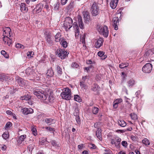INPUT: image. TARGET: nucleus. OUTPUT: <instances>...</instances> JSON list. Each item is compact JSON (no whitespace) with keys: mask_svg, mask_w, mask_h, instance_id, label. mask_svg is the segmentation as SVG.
<instances>
[{"mask_svg":"<svg viewBox=\"0 0 154 154\" xmlns=\"http://www.w3.org/2000/svg\"><path fill=\"white\" fill-rule=\"evenodd\" d=\"M152 66L151 64L148 63L145 64L143 67V71L146 73H150L152 70Z\"/></svg>","mask_w":154,"mask_h":154,"instance_id":"1a4fd4ad","label":"nucleus"},{"mask_svg":"<svg viewBox=\"0 0 154 154\" xmlns=\"http://www.w3.org/2000/svg\"><path fill=\"white\" fill-rule=\"evenodd\" d=\"M74 100L79 102H80L82 101V100L80 97L78 95H74Z\"/></svg>","mask_w":154,"mask_h":154,"instance_id":"4c0bfd02","label":"nucleus"},{"mask_svg":"<svg viewBox=\"0 0 154 154\" xmlns=\"http://www.w3.org/2000/svg\"><path fill=\"white\" fill-rule=\"evenodd\" d=\"M83 14L85 22L86 23H88L89 21L91 20L89 13L85 11H84Z\"/></svg>","mask_w":154,"mask_h":154,"instance_id":"9b49d317","label":"nucleus"},{"mask_svg":"<svg viewBox=\"0 0 154 154\" xmlns=\"http://www.w3.org/2000/svg\"><path fill=\"white\" fill-rule=\"evenodd\" d=\"M45 128L47 129L48 131H53V132L54 131V128H52L50 127H45Z\"/></svg>","mask_w":154,"mask_h":154,"instance_id":"4d7b16f0","label":"nucleus"},{"mask_svg":"<svg viewBox=\"0 0 154 154\" xmlns=\"http://www.w3.org/2000/svg\"><path fill=\"white\" fill-rule=\"evenodd\" d=\"M61 96L63 99L69 100L71 98V92L70 90L66 88L61 94Z\"/></svg>","mask_w":154,"mask_h":154,"instance_id":"20e7f679","label":"nucleus"},{"mask_svg":"<svg viewBox=\"0 0 154 154\" xmlns=\"http://www.w3.org/2000/svg\"><path fill=\"white\" fill-rule=\"evenodd\" d=\"M121 141V139L119 138L115 139H112L111 140V143L114 144L116 148H119L120 147Z\"/></svg>","mask_w":154,"mask_h":154,"instance_id":"9d476101","label":"nucleus"},{"mask_svg":"<svg viewBox=\"0 0 154 154\" xmlns=\"http://www.w3.org/2000/svg\"><path fill=\"white\" fill-rule=\"evenodd\" d=\"M8 79V76L5 74H0V81H1L3 82L4 80L7 81Z\"/></svg>","mask_w":154,"mask_h":154,"instance_id":"cd10ccee","label":"nucleus"},{"mask_svg":"<svg viewBox=\"0 0 154 154\" xmlns=\"http://www.w3.org/2000/svg\"><path fill=\"white\" fill-rule=\"evenodd\" d=\"M140 90L137 91L136 93V97H138L139 95L140 94Z\"/></svg>","mask_w":154,"mask_h":154,"instance_id":"69168bd1","label":"nucleus"},{"mask_svg":"<svg viewBox=\"0 0 154 154\" xmlns=\"http://www.w3.org/2000/svg\"><path fill=\"white\" fill-rule=\"evenodd\" d=\"M73 21L71 18L69 17L66 18L64 21L63 26L66 31H67L69 30L73 25Z\"/></svg>","mask_w":154,"mask_h":154,"instance_id":"7ed1b4c3","label":"nucleus"},{"mask_svg":"<svg viewBox=\"0 0 154 154\" xmlns=\"http://www.w3.org/2000/svg\"><path fill=\"white\" fill-rule=\"evenodd\" d=\"M33 94L42 101L47 102L46 100H48L50 102H52L54 100V97L50 96L48 94L45 93L44 91L42 89H36L34 90Z\"/></svg>","mask_w":154,"mask_h":154,"instance_id":"f257e3e1","label":"nucleus"},{"mask_svg":"<svg viewBox=\"0 0 154 154\" xmlns=\"http://www.w3.org/2000/svg\"><path fill=\"white\" fill-rule=\"evenodd\" d=\"M16 81L18 84L21 87L24 86L26 84V81L18 76L16 77Z\"/></svg>","mask_w":154,"mask_h":154,"instance_id":"f8f14e48","label":"nucleus"},{"mask_svg":"<svg viewBox=\"0 0 154 154\" xmlns=\"http://www.w3.org/2000/svg\"><path fill=\"white\" fill-rule=\"evenodd\" d=\"M90 148L93 149H95L96 148V146L94 144H90Z\"/></svg>","mask_w":154,"mask_h":154,"instance_id":"680f3d73","label":"nucleus"},{"mask_svg":"<svg viewBox=\"0 0 154 154\" xmlns=\"http://www.w3.org/2000/svg\"><path fill=\"white\" fill-rule=\"evenodd\" d=\"M119 0H111L110 3V6L113 9L115 8L118 4Z\"/></svg>","mask_w":154,"mask_h":154,"instance_id":"412c9836","label":"nucleus"},{"mask_svg":"<svg viewBox=\"0 0 154 154\" xmlns=\"http://www.w3.org/2000/svg\"><path fill=\"white\" fill-rule=\"evenodd\" d=\"M50 142L51 143V144L53 146H57V142L55 140H52L50 141Z\"/></svg>","mask_w":154,"mask_h":154,"instance_id":"6e6d98bb","label":"nucleus"},{"mask_svg":"<svg viewBox=\"0 0 154 154\" xmlns=\"http://www.w3.org/2000/svg\"><path fill=\"white\" fill-rule=\"evenodd\" d=\"M104 52L100 51L98 52L97 55L99 57H101L104 55Z\"/></svg>","mask_w":154,"mask_h":154,"instance_id":"13d9d810","label":"nucleus"},{"mask_svg":"<svg viewBox=\"0 0 154 154\" xmlns=\"http://www.w3.org/2000/svg\"><path fill=\"white\" fill-rule=\"evenodd\" d=\"M61 34L60 32H57L54 36L55 41L56 42H59L60 41L62 37Z\"/></svg>","mask_w":154,"mask_h":154,"instance_id":"bb28decb","label":"nucleus"},{"mask_svg":"<svg viewBox=\"0 0 154 154\" xmlns=\"http://www.w3.org/2000/svg\"><path fill=\"white\" fill-rule=\"evenodd\" d=\"M43 5L42 4H39L36 5V7L33 10V12L35 11L37 13H38L41 12L43 8Z\"/></svg>","mask_w":154,"mask_h":154,"instance_id":"a211bd4d","label":"nucleus"},{"mask_svg":"<svg viewBox=\"0 0 154 154\" xmlns=\"http://www.w3.org/2000/svg\"><path fill=\"white\" fill-rule=\"evenodd\" d=\"M15 46H16V48H22V49L24 48V47L22 48V47H23V45L20 44H19V43H18V44H17Z\"/></svg>","mask_w":154,"mask_h":154,"instance_id":"bf43d9fd","label":"nucleus"},{"mask_svg":"<svg viewBox=\"0 0 154 154\" xmlns=\"http://www.w3.org/2000/svg\"><path fill=\"white\" fill-rule=\"evenodd\" d=\"M91 10L93 16H96L98 14L99 8L97 3L95 2L93 3Z\"/></svg>","mask_w":154,"mask_h":154,"instance_id":"6e6552de","label":"nucleus"},{"mask_svg":"<svg viewBox=\"0 0 154 154\" xmlns=\"http://www.w3.org/2000/svg\"><path fill=\"white\" fill-rule=\"evenodd\" d=\"M79 66V65L75 62L71 64V67L74 68H78Z\"/></svg>","mask_w":154,"mask_h":154,"instance_id":"09e8293b","label":"nucleus"},{"mask_svg":"<svg viewBox=\"0 0 154 154\" xmlns=\"http://www.w3.org/2000/svg\"><path fill=\"white\" fill-rule=\"evenodd\" d=\"M98 30L100 34H102L105 37H108L109 31L107 27L106 26H101L98 28Z\"/></svg>","mask_w":154,"mask_h":154,"instance_id":"0eeeda50","label":"nucleus"},{"mask_svg":"<svg viewBox=\"0 0 154 154\" xmlns=\"http://www.w3.org/2000/svg\"><path fill=\"white\" fill-rule=\"evenodd\" d=\"M34 145L32 144L29 145L28 147V148L29 149V152H32L33 149L34 148Z\"/></svg>","mask_w":154,"mask_h":154,"instance_id":"8fccbe9b","label":"nucleus"},{"mask_svg":"<svg viewBox=\"0 0 154 154\" xmlns=\"http://www.w3.org/2000/svg\"><path fill=\"white\" fill-rule=\"evenodd\" d=\"M26 137V135H22L20 136L19 139H18L17 142L20 144L21 143Z\"/></svg>","mask_w":154,"mask_h":154,"instance_id":"473e14b6","label":"nucleus"},{"mask_svg":"<svg viewBox=\"0 0 154 154\" xmlns=\"http://www.w3.org/2000/svg\"><path fill=\"white\" fill-rule=\"evenodd\" d=\"M103 39L102 38H100L96 42L95 47L97 48H99L103 45Z\"/></svg>","mask_w":154,"mask_h":154,"instance_id":"dca6fc26","label":"nucleus"},{"mask_svg":"<svg viewBox=\"0 0 154 154\" xmlns=\"http://www.w3.org/2000/svg\"><path fill=\"white\" fill-rule=\"evenodd\" d=\"M34 53L32 52V51H29L27 53V56L29 58H30L33 57V55Z\"/></svg>","mask_w":154,"mask_h":154,"instance_id":"603ef678","label":"nucleus"},{"mask_svg":"<svg viewBox=\"0 0 154 154\" xmlns=\"http://www.w3.org/2000/svg\"><path fill=\"white\" fill-rule=\"evenodd\" d=\"M77 21H78L79 26L76 22H75L73 24V28L75 30V36L76 38L79 37V26L81 29H83L84 27V24L82 21V17L80 15L78 16Z\"/></svg>","mask_w":154,"mask_h":154,"instance_id":"f03ea898","label":"nucleus"},{"mask_svg":"<svg viewBox=\"0 0 154 154\" xmlns=\"http://www.w3.org/2000/svg\"><path fill=\"white\" fill-rule=\"evenodd\" d=\"M82 154H88V152L87 150H84L82 152Z\"/></svg>","mask_w":154,"mask_h":154,"instance_id":"774afa93","label":"nucleus"},{"mask_svg":"<svg viewBox=\"0 0 154 154\" xmlns=\"http://www.w3.org/2000/svg\"><path fill=\"white\" fill-rule=\"evenodd\" d=\"M112 21L113 22V24L112 25L114 27V29L115 30H118V26L119 25V22L118 17H114L112 19Z\"/></svg>","mask_w":154,"mask_h":154,"instance_id":"ddd939ff","label":"nucleus"},{"mask_svg":"<svg viewBox=\"0 0 154 154\" xmlns=\"http://www.w3.org/2000/svg\"><path fill=\"white\" fill-rule=\"evenodd\" d=\"M91 87V90L94 92L98 91L100 88L99 86L96 83L93 84Z\"/></svg>","mask_w":154,"mask_h":154,"instance_id":"5701e85b","label":"nucleus"},{"mask_svg":"<svg viewBox=\"0 0 154 154\" xmlns=\"http://www.w3.org/2000/svg\"><path fill=\"white\" fill-rule=\"evenodd\" d=\"M31 98V96L30 94H27L25 95L20 97V99L22 100H29Z\"/></svg>","mask_w":154,"mask_h":154,"instance_id":"c756f323","label":"nucleus"},{"mask_svg":"<svg viewBox=\"0 0 154 154\" xmlns=\"http://www.w3.org/2000/svg\"><path fill=\"white\" fill-rule=\"evenodd\" d=\"M31 131L33 135L35 136L37 135V130L34 127L32 128L31 129Z\"/></svg>","mask_w":154,"mask_h":154,"instance_id":"49530a36","label":"nucleus"},{"mask_svg":"<svg viewBox=\"0 0 154 154\" xmlns=\"http://www.w3.org/2000/svg\"><path fill=\"white\" fill-rule=\"evenodd\" d=\"M56 53L61 59H63L66 57H67L69 54L68 52L65 51L64 49H57L56 51Z\"/></svg>","mask_w":154,"mask_h":154,"instance_id":"423d86ee","label":"nucleus"},{"mask_svg":"<svg viewBox=\"0 0 154 154\" xmlns=\"http://www.w3.org/2000/svg\"><path fill=\"white\" fill-rule=\"evenodd\" d=\"M99 109L97 107H94L92 109V112L94 114H96L98 112Z\"/></svg>","mask_w":154,"mask_h":154,"instance_id":"37998d69","label":"nucleus"},{"mask_svg":"<svg viewBox=\"0 0 154 154\" xmlns=\"http://www.w3.org/2000/svg\"><path fill=\"white\" fill-rule=\"evenodd\" d=\"M121 144L123 147L125 148L127 147L128 146L127 143L125 141H123L121 143Z\"/></svg>","mask_w":154,"mask_h":154,"instance_id":"3c124183","label":"nucleus"},{"mask_svg":"<svg viewBox=\"0 0 154 154\" xmlns=\"http://www.w3.org/2000/svg\"><path fill=\"white\" fill-rule=\"evenodd\" d=\"M80 85L82 88H83L85 90L87 89V87L86 85L85 84L84 82H80Z\"/></svg>","mask_w":154,"mask_h":154,"instance_id":"a19ab883","label":"nucleus"},{"mask_svg":"<svg viewBox=\"0 0 154 154\" xmlns=\"http://www.w3.org/2000/svg\"><path fill=\"white\" fill-rule=\"evenodd\" d=\"M55 70L57 72V76H60L62 75L63 73L62 69L57 65L56 66Z\"/></svg>","mask_w":154,"mask_h":154,"instance_id":"4be33fe9","label":"nucleus"},{"mask_svg":"<svg viewBox=\"0 0 154 154\" xmlns=\"http://www.w3.org/2000/svg\"><path fill=\"white\" fill-rule=\"evenodd\" d=\"M135 80L131 79H130L128 82V86L130 88L131 87L135 84Z\"/></svg>","mask_w":154,"mask_h":154,"instance_id":"72a5a7b5","label":"nucleus"},{"mask_svg":"<svg viewBox=\"0 0 154 154\" xmlns=\"http://www.w3.org/2000/svg\"><path fill=\"white\" fill-rule=\"evenodd\" d=\"M44 121L48 125H50L55 123V120L51 118H45Z\"/></svg>","mask_w":154,"mask_h":154,"instance_id":"b1692460","label":"nucleus"},{"mask_svg":"<svg viewBox=\"0 0 154 154\" xmlns=\"http://www.w3.org/2000/svg\"><path fill=\"white\" fill-rule=\"evenodd\" d=\"M6 113L7 114L9 115H13V114H14V113H12L11 111L9 110L7 111L6 112Z\"/></svg>","mask_w":154,"mask_h":154,"instance_id":"e2e57ef3","label":"nucleus"},{"mask_svg":"<svg viewBox=\"0 0 154 154\" xmlns=\"http://www.w3.org/2000/svg\"><path fill=\"white\" fill-rule=\"evenodd\" d=\"M144 55L147 58L153 56L154 55V52L151 49H149L146 52Z\"/></svg>","mask_w":154,"mask_h":154,"instance_id":"aec40b11","label":"nucleus"},{"mask_svg":"<svg viewBox=\"0 0 154 154\" xmlns=\"http://www.w3.org/2000/svg\"><path fill=\"white\" fill-rule=\"evenodd\" d=\"M74 115L75 116V120L77 123L78 124H80L81 122L79 116L77 113H76V114H75V113H74Z\"/></svg>","mask_w":154,"mask_h":154,"instance_id":"e433bc0d","label":"nucleus"},{"mask_svg":"<svg viewBox=\"0 0 154 154\" xmlns=\"http://www.w3.org/2000/svg\"><path fill=\"white\" fill-rule=\"evenodd\" d=\"M23 113L25 115L32 114L33 112V110L30 108H24L22 109Z\"/></svg>","mask_w":154,"mask_h":154,"instance_id":"f3484780","label":"nucleus"},{"mask_svg":"<svg viewBox=\"0 0 154 154\" xmlns=\"http://www.w3.org/2000/svg\"><path fill=\"white\" fill-rule=\"evenodd\" d=\"M45 38L47 42L50 46L53 45V43L50 34H46L45 35Z\"/></svg>","mask_w":154,"mask_h":154,"instance_id":"2eb2a0df","label":"nucleus"},{"mask_svg":"<svg viewBox=\"0 0 154 154\" xmlns=\"http://www.w3.org/2000/svg\"><path fill=\"white\" fill-rule=\"evenodd\" d=\"M94 63H93L92 61L91 60H89L87 61V63L88 64H93Z\"/></svg>","mask_w":154,"mask_h":154,"instance_id":"0e129e2a","label":"nucleus"},{"mask_svg":"<svg viewBox=\"0 0 154 154\" xmlns=\"http://www.w3.org/2000/svg\"><path fill=\"white\" fill-rule=\"evenodd\" d=\"M130 116L131 119L133 120H136L137 119V115L134 113H131L130 114Z\"/></svg>","mask_w":154,"mask_h":154,"instance_id":"58836bf2","label":"nucleus"},{"mask_svg":"<svg viewBox=\"0 0 154 154\" xmlns=\"http://www.w3.org/2000/svg\"><path fill=\"white\" fill-rule=\"evenodd\" d=\"M1 53V54L3 55L5 58H7L9 57V55L4 50H2Z\"/></svg>","mask_w":154,"mask_h":154,"instance_id":"79ce46f5","label":"nucleus"},{"mask_svg":"<svg viewBox=\"0 0 154 154\" xmlns=\"http://www.w3.org/2000/svg\"><path fill=\"white\" fill-rule=\"evenodd\" d=\"M2 137L4 139L6 140L8 139L9 137L8 132H4L2 135Z\"/></svg>","mask_w":154,"mask_h":154,"instance_id":"f704fd0d","label":"nucleus"},{"mask_svg":"<svg viewBox=\"0 0 154 154\" xmlns=\"http://www.w3.org/2000/svg\"><path fill=\"white\" fill-rule=\"evenodd\" d=\"M11 31V29L9 27H7L6 28V30H3V35L4 36V35H6V33H9V34H10V31Z\"/></svg>","mask_w":154,"mask_h":154,"instance_id":"ea45409f","label":"nucleus"},{"mask_svg":"<svg viewBox=\"0 0 154 154\" xmlns=\"http://www.w3.org/2000/svg\"><path fill=\"white\" fill-rule=\"evenodd\" d=\"M26 6L25 3H21L20 6V10L22 12H27L28 9Z\"/></svg>","mask_w":154,"mask_h":154,"instance_id":"a878e982","label":"nucleus"},{"mask_svg":"<svg viewBox=\"0 0 154 154\" xmlns=\"http://www.w3.org/2000/svg\"><path fill=\"white\" fill-rule=\"evenodd\" d=\"M46 75L50 77H52L54 75V72L51 68L48 70Z\"/></svg>","mask_w":154,"mask_h":154,"instance_id":"7c9ffc66","label":"nucleus"},{"mask_svg":"<svg viewBox=\"0 0 154 154\" xmlns=\"http://www.w3.org/2000/svg\"><path fill=\"white\" fill-rule=\"evenodd\" d=\"M81 41L83 43H85V34L83 35L82 37L81 38Z\"/></svg>","mask_w":154,"mask_h":154,"instance_id":"5fc2aeb1","label":"nucleus"},{"mask_svg":"<svg viewBox=\"0 0 154 154\" xmlns=\"http://www.w3.org/2000/svg\"><path fill=\"white\" fill-rule=\"evenodd\" d=\"M142 142L145 145L147 146L150 144V142L148 139L147 138H144L142 141Z\"/></svg>","mask_w":154,"mask_h":154,"instance_id":"c9c22d12","label":"nucleus"},{"mask_svg":"<svg viewBox=\"0 0 154 154\" xmlns=\"http://www.w3.org/2000/svg\"><path fill=\"white\" fill-rule=\"evenodd\" d=\"M98 123H99L97 122L96 123H95L94 125V127L95 128H97V129L98 128H99V127L98 126Z\"/></svg>","mask_w":154,"mask_h":154,"instance_id":"338daca9","label":"nucleus"},{"mask_svg":"<svg viewBox=\"0 0 154 154\" xmlns=\"http://www.w3.org/2000/svg\"><path fill=\"white\" fill-rule=\"evenodd\" d=\"M25 73L27 76L29 77V80H35V76L36 74L33 68L28 67L25 71Z\"/></svg>","mask_w":154,"mask_h":154,"instance_id":"39448f33","label":"nucleus"},{"mask_svg":"<svg viewBox=\"0 0 154 154\" xmlns=\"http://www.w3.org/2000/svg\"><path fill=\"white\" fill-rule=\"evenodd\" d=\"M68 0H61L60 3L62 5H65L67 2Z\"/></svg>","mask_w":154,"mask_h":154,"instance_id":"052dcab7","label":"nucleus"},{"mask_svg":"<svg viewBox=\"0 0 154 154\" xmlns=\"http://www.w3.org/2000/svg\"><path fill=\"white\" fill-rule=\"evenodd\" d=\"M128 66V63H121L119 65V67L121 69H123L125 67H127Z\"/></svg>","mask_w":154,"mask_h":154,"instance_id":"c03bdc74","label":"nucleus"},{"mask_svg":"<svg viewBox=\"0 0 154 154\" xmlns=\"http://www.w3.org/2000/svg\"><path fill=\"white\" fill-rule=\"evenodd\" d=\"M60 6V3L59 2H57V3L54 5V9L55 10H57L58 9Z\"/></svg>","mask_w":154,"mask_h":154,"instance_id":"864d4df0","label":"nucleus"},{"mask_svg":"<svg viewBox=\"0 0 154 154\" xmlns=\"http://www.w3.org/2000/svg\"><path fill=\"white\" fill-rule=\"evenodd\" d=\"M96 135L97 137L100 140H102V137L101 136V129L100 128H98L96 132Z\"/></svg>","mask_w":154,"mask_h":154,"instance_id":"393cba45","label":"nucleus"},{"mask_svg":"<svg viewBox=\"0 0 154 154\" xmlns=\"http://www.w3.org/2000/svg\"><path fill=\"white\" fill-rule=\"evenodd\" d=\"M60 42V45L64 48H66L68 46V43L64 37H62Z\"/></svg>","mask_w":154,"mask_h":154,"instance_id":"6ab92c4d","label":"nucleus"},{"mask_svg":"<svg viewBox=\"0 0 154 154\" xmlns=\"http://www.w3.org/2000/svg\"><path fill=\"white\" fill-rule=\"evenodd\" d=\"M74 2L71 1L66 7V9L69 11H71L73 8Z\"/></svg>","mask_w":154,"mask_h":154,"instance_id":"c85d7f7f","label":"nucleus"},{"mask_svg":"<svg viewBox=\"0 0 154 154\" xmlns=\"http://www.w3.org/2000/svg\"><path fill=\"white\" fill-rule=\"evenodd\" d=\"M12 123L10 122H8L5 125V129L7 130L10 128L12 125Z\"/></svg>","mask_w":154,"mask_h":154,"instance_id":"a18cd8bd","label":"nucleus"},{"mask_svg":"<svg viewBox=\"0 0 154 154\" xmlns=\"http://www.w3.org/2000/svg\"><path fill=\"white\" fill-rule=\"evenodd\" d=\"M122 100L121 99H116V100H115L114 103H116V104L118 105L119 103H120L121 102H122Z\"/></svg>","mask_w":154,"mask_h":154,"instance_id":"de8ad7c7","label":"nucleus"},{"mask_svg":"<svg viewBox=\"0 0 154 154\" xmlns=\"http://www.w3.org/2000/svg\"><path fill=\"white\" fill-rule=\"evenodd\" d=\"M118 125L121 127H125L127 125L126 123L123 120H118Z\"/></svg>","mask_w":154,"mask_h":154,"instance_id":"2f4dec72","label":"nucleus"},{"mask_svg":"<svg viewBox=\"0 0 154 154\" xmlns=\"http://www.w3.org/2000/svg\"><path fill=\"white\" fill-rule=\"evenodd\" d=\"M8 36V35H4L3 38V41L5 44L10 46L12 43V40Z\"/></svg>","mask_w":154,"mask_h":154,"instance_id":"4468645a","label":"nucleus"}]
</instances>
